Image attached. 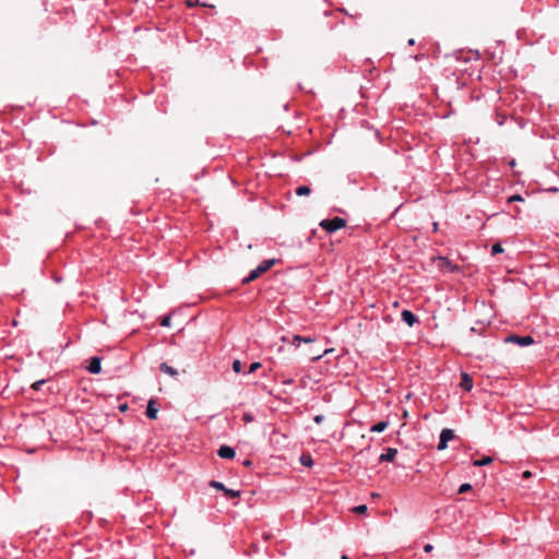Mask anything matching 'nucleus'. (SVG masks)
Returning a JSON list of instances; mask_svg holds the SVG:
<instances>
[{"mask_svg":"<svg viewBox=\"0 0 559 559\" xmlns=\"http://www.w3.org/2000/svg\"><path fill=\"white\" fill-rule=\"evenodd\" d=\"M506 342L516 344L521 347H525L532 345L534 343V338L531 335L520 336L516 334H511L506 337Z\"/></svg>","mask_w":559,"mask_h":559,"instance_id":"obj_3","label":"nucleus"},{"mask_svg":"<svg viewBox=\"0 0 559 559\" xmlns=\"http://www.w3.org/2000/svg\"><path fill=\"white\" fill-rule=\"evenodd\" d=\"M460 386L466 391L469 392L473 389V379L469 377L468 373L462 372L461 373V383Z\"/></svg>","mask_w":559,"mask_h":559,"instance_id":"obj_8","label":"nucleus"},{"mask_svg":"<svg viewBox=\"0 0 559 559\" xmlns=\"http://www.w3.org/2000/svg\"><path fill=\"white\" fill-rule=\"evenodd\" d=\"M408 45H409V46L415 45V39H414V38H411V39L408 40Z\"/></svg>","mask_w":559,"mask_h":559,"instance_id":"obj_34","label":"nucleus"},{"mask_svg":"<svg viewBox=\"0 0 559 559\" xmlns=\"http://www.w3.org/2000/svg\"><path fill=\"white\" fill-rule=\"evenodd\" d=\"M314 340L310 336H300L294 335L292 340V344L296 347L300 345V343H312Z\"/></svg>","mask_w":559,"mask_h":559,"instance_id":"obj_11","label":"nucleus"},{"mask_svg":"<svg viewBox=\"0 0 559 559\" xmlns=\"http://www.w3.org/2000/svg\"><path fill=\"white\" fill-rule=\"evenodd\" d=\"M276 263L275 259L263 260L255 269H253L248 276L242 280L243 284H248L250 282L259 278L263 273L269 271Z\"/></svg>","mask_w":559,"mask_h":559,"instance_id":"obj_1","label":"nucleus"},{"mask_svg":"<svg viewBox=\"0 0 559 559\" xmlns=\"http://www.w3.org/2000/svg\"><path fill=\"white\" fill-rule=\"evenodd\" d=\"M259 368H261V364L255 361V362H252L249 367V370H248V373H252V372H255Z\"/></svg>","mask_w":559,"mask_h":559,"instance_id":"obj_26","label":"nucleus"},{"mask_svg":"<svg viewBox=\"0 0 559 559\" xmlns=\"http://www.w3.org/2000/svg\"><path fill=\"white\" fill-rule=\"evenodd\" d=\"M159 370L166 374L171 376V377H176L178 374V371L174 367L169 366L166 362L160 364Z\"/></svg>","mask_w":559,"mask_h":559,"instance_id":"obj_13","label":"nucleus"},{"mask_svg":"<svg viewBox=\"0 0 559 559\" xmlns=\"http://www.w3.org/2000/svg\"><path fill=\"white\" fill-rule=\"evenodd\" d=\"M224 495L227 498L234 499V498H239L240 497V491L239 490L229 489V488L226 487L225 490H224Z\"/></svg>","mask_w":559,"mask_h":559,"instance_id":"obj_18","label":"nucleus"},{"mask_svg":"<svg viewBox=\"0 0 559 559\" xmlns=\"http://www.w3.org/2000/svg\"><path fill=\"white\" fill-rule=\"evenodd\" d=\"M46 382L45 379H41V380H38V381H35L32 385H31V389L34 390V391H38L40 389V386Z\"/></svg>","mask_w":559,"mask_h":559,"instance_id":"obj_23","label":"nucleus"},{"mask_svg":"<svg viewBox=\"0 0 559 559\" xmlns=\"http://www.w3.org/2000/svg\"><path fill=\"white\" fill-rule=\"evenodd\" d=\"M245 419H246V420H250L251 418H250L249 416H247V415H246V416H245Z\"/></svg>","mask_w":559,"mask_h":559,"instance_id":"obj_40","label":"nucleus"},{"mask_svg":"<svg viewBox=\"0 0 559 559\" xmlns=\"http://www.w3.org/2000/svg\"><path fill=\"white\" fill-rule=\"evenodd\" d=\"M524 201L523 197L520 195V194H513L511 195L509 199H508V202L509 203H512V202H522Z\"/></svg>","mask_w":559,"mask_h":559,"instance_id":"obj_25","label":"nucleus"},{"mask_svg":"<svg viewBox=\"0 0 559 559\" xmlns=\"http://www.w3.org/2000/svg\"><path fill=\"white\" fill-rule=\"evenodd\" d=\"M296 194L298 197L309 195L311 192V189L308 186H300L296 189Z\"/></svg>","mask_w":559,"mask_h":559,"instance_id":"obj_17","label":"nucleus"},{"mask_svg":"<svg viewBox=\"0 0 559 559\" xmlns=\"http://www.w3.org/2000/svg\"><path fill=\"white\" fill-rule=\"evenodd\" d=\"M491 462H492V457H490V456H484V457H483V459H480V460H475V461L473 462V465H474V466H477V467H479V466H486V465L490 464Z\"/></svg>","mask_w":559,"mask_h":559,"instance_id":"obj_15","label":"nucleus"},{"mask_svg":"<svg viewBox=\"0 0 559 559\" xmlns=\"http://www.w3.org/2000/svg\"><path fill=\"white\" fill-rule=\"evenodd\" d=\"M503 121H504V118H499L498 123H499V124H503Z\"/></svg>","mask_w":559,"mask_h":559,"instance_id":"obj_38","label":"nucleus"},{"mask_svg":"<svg viewBox=\"0 0 559 559\" xmlns=\"http://www.w3.org/2000/svg\"><path fill=\"white\" fill-rule=\"evenodd\" d=\"M217 454L219 457L222 459H227V460H230V459H234L235 455H236V452L235 450L229 447V445H221L218 451H217Z\"/></svg>","mask_w":559,"mask_h":559,"instance_id":"obj_6","label":"nucleus"},{"mask_svg":"<svg viewBox=\"0 0 559 559\" xmlns=\"http://www.w3.org/2000/svg\"><path fill=\"white\" fill-rule=\"evenodd\" d=\"M319 226L324 229L326 233L332 234L336 230L346 226V219L335 216L333 218L322 219Z\"/></svg>","mask_w":559,"mask_h":559,"instance_id":"obj_2","label":"nucleus"},{"mask_svg":"<svg viewBox=\"0 0 559 559\" xmlns=\"http://www.w3.org/2000/svg\"><path fill=\"white\" fill-rule=\"evenodd\" d=\"M432 548H433V546H432V545L427 544V545H425L424 550H425L426 552H430V551L432 550Z\"/></svg>","mask_w":559,"mask_h":559,"instance_id":"obj_29","label":"nucleus"},{"mask_svg":"<svg viewBox=\"0 0 559 559\" xmlns=\"http://www.w3.org/2000/svg\"><path fill=\"white\" fill-rule=\"evenodd\" d=\"M321 357H322V355H317V356H314L312 359H313V360H318V359H320Z\"/></svg>","mask_w":559,"mask_h":559,"instance_id":"obj_37","label":"nucleus"},{"mask_svg":"<svg viewBox=\"0 0 559 559\" xmlns=\"http://www.w3.org/2000/svg\"><path fill=\"white\" fill-rule=\"evenodd\" d=\"M157 413H158V405H157L156 401L150 400L147 403V406H146V412H145L146 416L150 419H156Z\"/></svg>","mask_w":559,"mask_h":559,"instance_id":"obj_7","label":"nucleus"},{"mask_svg":"<svg viewBox=\"0 0 559 559\" xmlns=\"http://www.w3.org/2000/svg\"><path fill=\"white\" fill-rule=\"evenodd\" d=\"M528 475H530V473H528V472H525V473H524V476H525V477H528Z\"/></svg>","mask_w":559,"mask_h":559,"instance_id":"obj_41","label":"nucleus"},{"mask_svg":"<svg viewBox=\"0 0 559 559\" xmlns=\"http://www.w3.org/2000/svg\"><path fill=\"white\" fill-rule=\"evenodd\" d=\"M300 463L304 466L311 467L313 465V460L310 454H301Z\"/></svg>","mask_w":559,"mask_h":559,"instance_id":"obj_16","label":"nucleus"},{"mask_svg":"<svg viewBox=\"0 0 559 559\" xmlns=\"http://www.w3.org/2000/svg\"><path fill=\"white\" fill-rule=\"evenodd\" d=\"M293 382H294L293 379H285L282 381L283 384H287V385L293 384Z\"/></svg>","mask_w":559,"mask_h":559,"instance_id":"obj_30","label":"nucleus"},{"mask_svg":"<svg viewBox=\"0 0 559 559\" xmlns=\"http://www.w3.org/2000/svg\"><path fill=\"white\" fill-rule=\"evenodd\" d=\"M233 370H234L236 373L241 372V370H242V364H241V361H240V360H238V359L234 360V362H233Z\"/></svg>","mask_w":559,"mask_h":559,"instance_id":"obj_20","label":"nucleus"},{"mask_svg":"<svg viewBox=\"0 0 559 559\" xmlns=\"http://www.w3.org/2000/svg\"><path fill=\"white\" fill-rule=\"evenodd\" d=\"M402 320L408 325L413 326L415 323H418L419 320L417 316H415L411 310H403L401 313Z\"/></svg>","mask_w":559,"mask_h":559,"instance_id":"obj_5","label":"nucleus"},{"mask_svg":"<svg viewBox=\"0 0 559 559\" xmlns=\"http://www.w3.org/2000/svg\"><path fill=\"white\" fill-rule=\"evenodd\" d=\"M439 260L441 261V267L447 269L450 272H454L457 270V266L454 265L448 258L445 257H439Z\"/></svg>","mask_w":559,"mask_h":559,"instance_id":"obj_12","label":"nucleus"},{"mask_svg":"<svg viewBox=\"0 0 559 559\" xmlns=\"http://www.w3.org/2000/svg\"><path fill=\"white\" fill-rule=\"evenodd\" d=\"M313 420H314V423H316V424L320 425V424H322V423H323V420H324V416H323V415H321V414H320V415H316V416L313 417Z\"/></svg>","mask_w":559,"mask_h":559,"instance_id":"obj_28","label":"nucleus"},{"mask_svg":"<svg viewBox=\"0 0 559 559\" xmlns=\"http://www.w3.org/2000/svg\"><path fill=\"white\" fill-rule=\"evenodd\" d=\"M471 332H472V333H477L478 331H477V329H476V328H474V326H473V328H471Z\"/></svg>","mask_w":559,"mask_h":559,"instance_id":"obj_36","label":"nucleus"},{"mask_svg":"<svg viewBox=\"0 0 559 559\" xmlns=\"http://www.w3.org/2000/svg\"><path fill=\"white\" fill-rule=\"evenodd\" d=\"M210 486L212 488H215V489H217L219 491H223V492H224V490L226 488V486L223 483L218 481V480H211L210 481Z\"/></svg>","mask_w":559,"mask_h":559,"instance_id":"obj_19","label":"nucleus"},{"mask_svg":"<svg viewBox=\"0 0 559 559\" xmlns=\"http://www.w3.org/2000/svg\"><path fill=\"white\" fill-rule=\"evenodd\" d=\"M503 251V248L500 243H495L491 248V253L495 255V254H498V253H501Z\"/></svg>","mask_w":559,"mask_h":559,"instance_id":"obj_24","label":"nucleus"},{"mask_svg":"<svg viewBox=\"0 0 559 559\" xmlns=\"http://www.w3.org/2000/svg\"><path fill=\"white\" fill-rule=\"evenodd\" d=\"M472 489V485L468 483L462 484L459 488V493H465Z\"/></svg>","mask_w":559,"mask_h":559,"instance_id":"obj_22","label":"nucleus"},{"mask_svg":"<svg viewBox=\"0 0 559 559\" xmlns=\"http://www.w3.org/2000/svg\"><path fill=\"white\" fill-rule=\"evenodd\" d=\"M197 3H198V1H195V2H194V1H191V0H188V1H187L188 7H193V5H195Z\"/></svg>","mask_w":559,"mask_h":559,"instance_id":"obj_32","label":"nucleus"},{"mask_svg":"<svg viewBox=\"0 0 559 559\" xmlns=\"http://www.w3.org/2000/svg\"><path fill=\"white\" fill-rule=\"evenodd\" d=\"M432 229H433L435 233H437L439 230V224L437 222H435L432 224Z\"/></svg>","mask_w":559,"mask_h":559,"instance_id":"obj_31","label":"nucleus"},{"mask_svg":"<svg viewBox=\"0 0 559 559\" xmlns=\"http://www.w3.org/2000/svg\"><path fill=\"white\" fill-rule=\"evenodd\" d=\"M453 439H454V431L452 429H449V428L442 429L437 449L439 451L445 450L448 447V442Z\"/></svg>","mask_w":559,"mask_h":559,"instance_id":"obj_4","label":"nucleus"},{"mask_svg":"<svg viewBox=\"0 0 559 559\" xmlns=\"http://www.w3.org/2000/svg\"><path fill=\"white\" fill-rule=\"evenodd\" d=\"M87 370L93 373L97 374L102 370V362L99 357H93L90 361V365L87 367Z\"/></svg>","mask_w":559,"mask_h":559,"instance_id":"obj_10","label":"nucleus"},{"mask_svg":"<svg viewBox=\"0 0 559 559\" xmlns=\"http://www.w3.org/2000/svg\"><path fill=\"white\" fill-rule=\"evenodd\" d=\"M397 454V450L394 448H388L385 453H382L379 457V462H393Z\"/></svg>","mask_w":559,"mask_h":559,"instance_id":"obj_9","label":"nucleus"},{"mask_svg":"<svg viewBox=\"0 0 559 559\" xmlns=\"http://www.w3.org/2000/svg\"><path fill=\"white\" fill-rule=\"evenodd\" d=\"M367 506L366 504H360V506H357L353 509V511L355 513H358V514H365L367 512Z\"/></svg>","mask_w":559,"mask_h":559,"instance_id":"obj_21","label":"nucleus"},{"mask_svg":"<svg viewBox=\"0 0 559 559\" xmlns=\"http://www.w3.org/2000/svg\"><path fill=\"white\" fill-rule=\"evenodd\" d=\"M503 121H504V118H499L498 123H499V124H503Z\"/></svg>","mask_w":559,"mask_h":559,"instance_id":"obj_39","label":"nucleus"},{"mask_svg":"<svg viewBox=\"0 0 559 559\" xmlns=\"http://www.w3.org/2000/svg\"><path fill=\"white\" fill-rule=\"evenodd\" d=\"M342 559H348V558H347V556L343 555V556H342Z\"/></svg>","mask_w":559,"mask_h":559,"instance_id":"obj_42","label":"nucleus"},{"mask_svg":"<svg viewBox=\"0 0 559 559\" xmlns=\"http://www.w3.org/2000/svg\"><path fill=\"white\" fill-rule=\"evenodd\" d=\"M121 411H126L128 408V405L127 404H123V405H120L119 407Z\"/></svg>","mask_w":559,"mask_h":559,"instance_id":"obj_35","label":"nucleus"},{"mask_svg":"<svg viewBox=\"0 0 559 559\" xmlns=\"http://www.w3.org/2000/svg\"><path fill=\"white\" fill-rule=\"evenodd\" d=\"M388 427V421H379L377 424H374L373 426H371L370 428V431L371 432H382L386 429Z\"/></svg>","mask_w":559,"mask_h":559,"instance_id":"obj_14","label":"nucleus"},{"mask_svg":"<svg viewBox=\"0 0 559 559\" xmlns=\"http://www.w3.org/2000/svg\"><path fill=\"white\" fill-rule=\"evenodd\" d=\"M170 323H171V318L170 316H166L165 318H163V320L160 321V325L162 326H170Z\"/></svg>","mask_w":559,"mask_h":559,"instance_id":"obj_27","label":"nucleus"},{"mask_svg":"<svg viewBox=\"0 0 559 559\" xmlns=\"http://www.w3.org/2000/svg\"><path fill=\"white\" fill-rule=\"evenodd\" d=\"M414 59L416 61H419V60L424 59V55H416V56H414Z\"/></svg>","mask_w":559,"mask_h":559,"instance_id":"obj_33","label":"nucleus"}]
</instances>
